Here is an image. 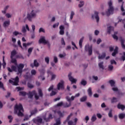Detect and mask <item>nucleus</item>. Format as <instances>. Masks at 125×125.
<instances>
[{
    "instance_id": "nucleus-1",
    "label": "nucleus",
    "mask_w": 125,
    "mask_h": 125,
    "mask_svg": "<svg viewBox=\"0 0 125 125\" xmlns=\"http://www.w3.org/2000/svg\"><path fill=\"white\" fill-rule=\"evenodd\" d=\"M11 62L13 64H15L16 65H12L10 67H7V70L8 72L10 73H12V72H18V75H22V73H23V69L24 67H25V65L22 63H20L18 65H17V60L16 59L13 58H11Z\"/></svg>"
},
{
    "instance_id": "nucleus-2",
    "label": "nucleus",
    "mask_w": 125,
    "mask_h": 125,
    "mask_svg": "<svg viewBox=\"0 0 125 125\" xmlns=\"http://www.w3.org/2000/svg\"><path fill=\"white\" fill-rule=\"evenodd\" d=\"M24 109L23 108V105L22 104H16L14 108V113L17 114L18 117H23L24 114Z\"/></svg>"
},
{
    "instance_id": "nucleus-3",
    "label": "nucleus",
    "mask_w": 125,
    "mask_h": 125,
    "mask_svg": "<svg viewBox=\"0 0 125 125\" xmlns=\"http://www.w3.org/2000/svg\"><path fill=\"white\" fill-rule=\"evenodd\" d=\"M108 4L109 8L106 12V15L107 16H110L111 14H114V7L113 6V3L112 2V0H110L108 2Z\"/></svg>"
},
{
    "instance_id": "nucleus-4",
    "label": "nucleus",
    "mask_w": 125,
    "mask_h": 125,
    "mask_svg": "<svg viewBox=\"0 0 125 125\" xmlns=\"http://www.w3.org/2000/svg\"><path fill=\"white\" fill-rule=\"evenodd\" d=\"M39 43L40 44H47L48 46L49 47H50V43L49 42V41L45 40V37L44 36H42L40 37V39L39 40Z\"/></svg>"
},
{
    "instance_id": "nucleus-5",
    "label": "nucleus",
    "mask_w": 125,
    "mask_h": 125,
    "mask_svg": "<svg viewBox=\"0 0 125 125\" xmlns=\"http://www.w3.org/2000/svg\"><path fill=\"white\" fill-rule=\"evenodd\" d=\"M65 99H66L68 104L67 102L63 104V108H69V107H71L72 105V100L70 98V97L68 96H66Z\"/></svg>"
},
{
    "instance_id": "nucleus-6",
    "label": "nucleus",
    "mask_w": 125,
    "mask_h": 125,
    "mask_svg": "<svg viewBox=\"0 0 125 125\" xmlns=\"http://www.w3.org/2000/svg\"><path fill=\"white\" fill-rule=\"evenodd\" d=\"M9 83H11L13 85H19V77L18 76L16 77L15 78L13 79V81L11 80H9Z\"/></svg>"
},
{
    "instance_id": "nucleus-7",
    "label": "nucleus",
    "mask_w": 125,
    "mask_h": 125,
    "mask_svg": "<svg viewBox=\"0 0 125 125\" xmlns=\"http://www.w3.org/2000/svg\"><path fill=\"white\" fill-rule=\"evenodd\" d=\"M27 17L29 21H32V19L36 17V13L34 12V10H32L30 14H27Z\"/></svg>"
},
{
    "instance_id": "nucleus-8",
    "label": "nucleus",
    "mask_w": 125,
    "mask_h": 125,
    "mask_svg": "<svg viewBox=\"0 0 125 125\" xmlns=\"http://www.w3.org/2000/svg\"><path fill=\"white\" fill-rule=\"evenodd\" d=\"M85 50V51H88L89 55H91L92 54V46H89L88 45H86Z\"/></svg>"
},
{
    "instance_id": "nucleus-9",
    "label": "nucleus",
    "mask_w": 125,
    "mask_h": 125,
    "mask_svg": "<svg viewBox=\"0 0 125 125\" xmlns=\"http://www.w3.org/2000/svg\"><path fill=\"white\" fill-rule=\"evenodd\" d=\"M68 77L70 82H71V83H77V80L72 77V73H69Z\"/></svg>"
},
{
    "instance_id": "nucleus-10",
    "label": "nucleus",
    "mask_w": 125,
    "mask_h": 125,
    "mask_svg": "<svg viewBox=\"0 0 125 125\" xmlns=\"http://www.w3.org/2000/svg\"><path fill=\"white\" fill-rule=\"evenodd\" d=\"M98 12L97 11L94 12V15L92 16V19H94V18L96 20L97 22L98 23L99 22V16H98Z\"/></svg>"
},
{
    "instance_id": "nucleus-11",
    "label": "nucleus",
    "mask_w": 125,
    "mask_h": 125,
    "mask_svg": "<svg viewBox=\"0 0 125 125\" xmlns=\"http://www.w3.org/2000/svg\"><path fill=\"white\" fill-rule=\"evenodd\" d=\"M34 123L36 124L37 125H40V124H42V119L40 117H38L37 118L34 119L33 120Z\"/></svg>"
},
{
    "instance_id": "nucleus-12",
    "label": "nucleus",
    "mask_w": 125,
    "mask_h": 125,
    "mask_svg": "<svg viewBox=\"0 0 125 125\" xmlns=\"http://www.w3.org/2000/svg\"><path fill=\"white\" fill-rule=\"evenodd\" d=\"M36 94V91L33 90L32 92L29 91L28 93H27V95L28 96V98H30V99H32L33 98V96Z\"/></svg>"
},
{
    "instance_id": "nucleus-13",
    "label": "nucleus",
    "mask_w": 125,
    "mask_h": 125,
    "mask_svg": "<svg viewBox=\"0 0 125 125\" xmlns=\"http://www.w3.org/2000/svg\"><path fill=\"white\" fill-rule=\"evenodd\" d=\"M57 88L59 90L60 88H64V81L63 80H61V82L59 83L57 85Z\"/></svg>"
},
{
    "instance_id": "nucleus-14",
    "label": "nucleus",
    "mask_w": 125,
    "mask_h": 125,
    "mask_svg": "<svg viewBox=\"0 0 125 125\" xmlns=\"http://www.w3.org/2000/svg\"><path fill=\"white\" fill-rule=\"evenodd\" d=\"M39 66H40V63L38 62L37 60L34 61L33 63L30 64V67H31V68H34V67H39Z\"/></svg>"
},
{
    "instance_id": "nucleus-15",
    "label": "nucleus",
    "mask_w": 125,
    "mask_h": 125,
    "mask_svg": "<svg viewBox=\"0 0 125 125\" xmlns=\"http://www.w3.org/2000/svg\"><path fill=\"white\" fill-rule=\"evenodd\" d=\"M119 40L121 42V46L122 48H124V49H125V40L123 39V38L122 37H120Z\"/></svg>"
},
{
    "instance_id": "nucleus-16",
    "label": "nucleus",
    "mask_w": 125,
    "mask_h": 125,
    "mask_svg": "<svg viewBox=\"0 0 125 125\" xmlns=\"http://www.w3.org/2000/svg\"><path fill=\"white\" fill-rule=\"evenodd\" d=\"M64 26L63 25L60 26V34L63 35H64Z\"/></svg>"
},
{
    "instance_id": "nucleus-17",
    "label": "nucleus",
    "mask_w": 125,
    "mask_h": 125,
    "mask_svg": "<svg viewBox=\"0 0 125 125\" xmlns=\"http://www.w3.org/2000/svg\"><path fill=\"white\" fill-rule=\"evenodd\" d=\"M17 54V52L16 51V50L15 49L13 50L11 53L10 58H13V57H14V56H15V55Z\"/></svg>"
},
{
    "instance_id": "nucleus-18",
    "label": "nucleus",
    "mask_w": 125,
    "mask_h": 125,
    "mask_svg": "<svg viewBox=\"0 0 125 125\" xmlns=\"http://www.w3.org/2000/svg\"><path fill=\"white\" fill-rule=\"evenodd\" d=\"M119 49V48L118 47H116L115 49L114 50V52L112 54V56H116V54H118V50Z\"/></svg>"
},
{
    "instance_id": "nucleus-19",
    "label": "nucleus",
    "mask_w": 125,
    "mask_h": 125,
    "mask_svg": "<svg viewBox=\"0 0 125 125\" xmlns=\"http://www.w3.org/2000/svg\"><path fill=\"white\" fill-rule=\"evenodd\" d=\"M117 108L118 109H121V110H122V111H124V110H125V106L119 104L117 105Z\"/></svg>"
},
{
    "instance_id": "nucleus-20",
    "label": "nucleus",
    "mask_w": 125,
    "mask_h": 125,
    "mask_svg": "<svg viewBox=\"0 0 125 125\" xmlns=\"http://www.w3.org/2000/svg\"><path fill=\"white\" fill-rule=\"evenodd\" d=\"M87 92L89 96L90 97H91L92 96V90L91 89V87H89L87 90Z\"/></svg>"
},
{
    "instance_id": "nucleus-21",
    "label": "nucleus",
    "mask_w": 125,
    "mask_h": 125,
    "mask_svg": "<svg viewBox=\"0 0 125 125\" xmlns=\"http://www.w3.org/2000/svg\"><path fill=\"white\" fill-rule=\"evenodd\" d=\"M48 74H50L51 75V81L55 80V78H56V75L55 74H52V73L51 72V71H48Z\"/></svg>"
},
{
    "instance_id": "nucleus-22",
    "label": "nucleus",
    "mask_w": 125,
    "mask_h": 125,
    "mask_svg": "<svg viewBox=\"0 0 125 125\" xmlns=\"http://www.w3.org/2000/svg\"><path fill=\"white\" fill-rule=\"evenodd\" d=\"M10 25V21H4L3 23L4 27H7V26H9Z\"/></svg>"
},
{
    "instance_id": "nucleus-23",
    "label": "nucleus",
    "mask_w": 125,
    "mask_h": 125,
    "mask_svg": "<svg viewBox=\"0 0 125 125\" xmlns=\"http://www.w3.org/2000/svg\"><path fill=\"white\" fill-rule=\"evenodd\" d=\"M106 57V53H103L101 55H99L98 57L99 59H104V58Z\"/></svg>"
},
{
    "instance_id": "nucleus-24",
    "label": "nucleus",
    "mask_w": 125,
    "mask_h": 125,
    "mask_svg": "<svg viewBox=\"0 0 125 125\" xmlns=\"http://www.w3.org/2000/svg\"><path fill=\"white\" fill-rule=\"evenodd\" d=\"M52 119H53L52 114H50L48 116V117L47 118H44V120H45L46 122H49V120Z\"/></svg>"
},
{
    "instance_id": "nucleus-25",
    "label": "nucleus",
    "mask_w": 125,
    "mask_h": 125,
    "mask_svg": "<svg viewBox=\"0 0 125 125\" xmlns=\"http://www.w3.org/2000/svg\"><path fill=\"white\" fill-rule=\"evenodd\" d=\"M80 97V93H78L77 94H76L75 96H72L71 97V100H72V101H74V100H75V97Z\"/></svg>"
},
{
    "instance_id": "nucleus-26",
    "label": "nucleus",
    "mask_w": 125,
    "mask_h": 125,
    "mask_svg": "<svg viewBox=\"0 0 125 125\" xmlns=\"http://www.w3.org/2000/svg\"><path fill=\"white\" fill-rule=\"evenodd\" d=\"M87 100V96H84L80 99V101L81 102H85V101Z\"/></svg>"
},
{
    "instance_id": "nucleus-27",
    "label": "nucleus",
    "mask_w": 125,
    "mask_h": 125,
    "mask_svg": "<svg viewBox=\"0 0 125 125\" xmlns=\"http://www.w3.org/2000/svg\"><path fill=\"white\" fill-rule=\"evenodd\" d=\"M37 112H38V109H37V108H35L34 110H33L30 112L31 116H33V115H35V114H37Z\"/></svg>"
},
{
    "instance_id": "nucleus-28",
    "label": "nucleus",
    "mask_w": 125,
    "mask_h": 125,
    "mask_svg": "<svg viewBox=\"0 0 125 125\" xmlns=\"http://www.w3.org/2000/svg\"><path fill=\"white\" fill-rule=\"evenodd\" d=\"M4 58H5L4 56H2V61H3V62L2 63V65L3 68L4 69V68H5V67L6 66V62L4 61Z\"/></svg>"
},
{
    "instance_id": "nucleus-29",
    "label": "nucleus",
    "mask_w": 125,
    "mask_h": 125,
    "mask_svg": "<svg viewBox=\"0 0 125 125\" xmlns=\"http://www.w3.org/2000/svg\"><path fill=\"white\" fill-rule=\"evenodd\" d=\"M118 117L120 120H123L125 118V113H120L119 114Z\"/></svg>"
},
{
    "instance_id": "nucleus-30",
    "label": "nucleus",
    "mask_w": 125,
    "mask_h": 125,
    "mask_svg": "<svg viewBox=\"0 0 125 125\" xmlns=\"http://www.w3.org/2000/svg\"><path fill=\"white\" fill-rule=\"evenodd\" d=\"M114 31V27L112 26H109L107 28V33L108 34H111V31Z\"/></svg>"
},
{
    "instance_id": "nucleus-31",
    "label": "nucleus",
    "mask_w": 125,
    "mask_h": 125,
    "mask_svg": "<svg viewBox=\"0 0 125 125\" xmlns=\"http://www.w3.org/2000/svg\"><path fill=\"white\" fill-rule=\"evenodd\" d=\"M104 63V62H103L99 63V67L100 69H102V70H104V65H103Z\"/></svg>"
},
{
    "instance_id": "nucleus-32",
    "label": "nucleus",
    "mask_w": 125,
    "mask_h": 125,
    "mask_svg": "<svg viewBox=\"0 0 125 125\" xmlns=\"http://www.w3.org/2000/svg\"><path fill=\"white\" fill-rule=\"evenodd\" d=\"M83 37H82L79 41V46L81 48L83 46Z\"/></svg>"
},
{
    "instance_id": "nucleus-33",
    "label": "nucleus",
    "mask_w": 125,
    "mask_h": 125,
    "mask_svg": "<svg viewBox=\"0 0 125 125\" xmlns=\"http://www.w3.org/2000/svg\"><path fill=\"white\" fill-rule=\"evenodd\" d=\"M81 83L82 84V85H83V86H85V85H86V83H87V82H86V81L84 80H82Z\"/></svg>"
},
{
    "instance_id": "nucleus-34",
    "label": "nucleus",
    "mask_w": 125,
    "mask_h": 125,
    "mask_svg": "<svg viewBox=\"0 0 125 125\" xmlns=\"http://www.w3.org/2000/svg\"><path fill=\"white\" fill-rule=\"evenodd\" d=\"M61 125V121H60V119H58L56 121V123L54 124V125Z\"/></svg>"
},
{
    "instance_id": "nucleus-35",
    "label": "nucleus",
    "mask_w": 125,
    "mask_h": 125,
    "mask_svg": "<svg viewBox=\"0 0 125 125\" xmlns=\"http://www.w3.org/2000/svg\"><path fill=\"white\" fill-rule=\"evenodd\" d=\"M20 95H21L22 96H26V95H27V93L24 91H20Z\"/></svg>"
},
{
    "instance_id": "nucleus-36",
    "label": "nucleus",
    "mask_w": 125,
    "mask_h": 125,
    "mask_svg": "<svg viewBox=\"0 0 125 125\" xmlns=\"http://www.w3.org/2000/svg\"><path fill=\"white\" fill-rule=\"evenodd\" d=\"M80 4H79V7H83L84 4V2H83V1L81 0L80 1Z\"/></svg>"
},
{
    "instance_id": "nucleus-37",
    "label": "nucleus",
    "mask_w": 125,
    "mask_h": 125,
    "mask_svg": "<svg viewBox=\"0 0 125 125\" xmlns=\"http://www.w3.org/2000/svg\"><path fill=\"white\" fill-rule=\"evenodd\" d=\"M39 95H40V97H42L43 94H42V89H39L38 90Z\"/></svg>"
},
{
    "instance_id": "nucleus-38",
    "label": "nucleus",
    "mask_w": 125,
    "mask_h": 125,
    "mask_svg": "<svg viewBox=\"0 0 125 125\" xmlns=\"http://www.w3.org/2000/svg\"><path fill=\"white\" fill-rule=\"evenodd\" d=\"M96 120H97V118H96V115H94L91 118V121L93 122H95Z\"/></svg>"
},
{
    "instance_id": "nucleus-39",
    "label": "nucleus",
    "mask_w": 125,
    "mask_h": 125,
    "mask_svg": "<svg viewBox=\"0 0 125 125\" xmlns=\"http://www.w3.org/2000/svg\"><path fill=\"white\" fill-rule=\"evenodd\" d=\"M112 112H113V110L110 109L109 112L108 113V117L109 118H112L113 117V114H112Z\"/></svg>"
},
{
    "instance_id": "nucleus-40",
    "label": "nucleus",
    "mask_w": 125,
    "mask_h": 125,
    "mask_svg": "<svg viewBox=\"0 0 125 125\" xmlns=\"http://www.w3.org/2000/svg\"><path fill=\"white\" fill-rule=\"evenodd\" d=\"M27 86L29 88H31V89L33 88L34 87L33 85L31 83H30V82H28L27 83Z\"/></svg>"
},
{
    "instance_id": "nucleus-41",
    "label": "nucleus",
    "mask_w": 125,
    "mask_h": 125,
    "mask_svg": "<svg viewBox=\"0 0 125 125\" xmlns=\"http://www.w3.org/2000/svg\"><path fill=\"white\" fill-rule=\"evenodd\" d=\"M57 107H62V106H63V102H61L58 103L56 105Z\"/></svg>"
},
{
    "instance_id": "nucleus-42",
    "label": "nucleus",
    "mask_w": 125,
    "mask_h": 125,
    "mask_svg": "<svg viewBox=\"0 0 125 125\" xmlns=\"http://www.w3.org/2000/svg\"><path fill=\"white\" fill-rule=\"evenodd\" d=\"M8 120H10L9 121V123H12V121L13 120V118L12 117V116L9 115L8 116Z\"/></svg>"
},
{
    "instance_id": "nucleus-43",
    "label": "nucleus",
    "mask_w": 125,
    "mask_h": 125,
    "mask_svg": "<svg viewBox=\"0 0 125 125\" xmlns=\"http://www.w3.org/2000/svg\"><path fill=\"white\" fill-rule=\"evenodd\" d=\"M57 114H58V115H59V117H60V118L63 117V113H62L61 111H60V110L58 111Z\"/></svg>"
},
{
    "instance_id": "nucleus-44",
    "label": "nucleus",
    "mask_w": 125,
    "mask_h": 125,
    "mask_svg": "<svg viewBox=\"0 0 125 125\" xmlns=\"http://www.w3.org/2000/svg\"><path fill=\"white\" fill-rule=\"evenodd\" d=\"M109 83L110 84L111 86H114V85H115V82L114 81L110 80Z\"/></svg>"
},
{
    "instance_id": "nucleus-45",
    "label": "nucleus",
    "mask_w": 125,
    "mask_h": 125,
    "mask_svg": "<svg viewBox=\"0 0 125 125\" xmlns=\"http://www.w3.org/2000/svg\"><path fill=\"white\" fill-rule=\"evenodd\" d=\"M31 75H32V76H35V75H36V74H37V71H36V70L32 69L31 71Z\"/></svg>"
},
{
    "instance_id": "nucleus-46",
    "label": "nucleus",
    "mask_w": 125,
    "mask_h": 125,
    "mask_svg": "<svg viewBox=\"0 0 125 125\" xmlns=\"http://www.w3.org/2000/svg\"><path fill=\"white\" fill-rule=\"evenodd\" d=\"M22 33H25L26 32H27V30H26V27L25 26H22V29H21Z\"/></svg>"
},
{
    "instance_id": "nucleus-47",
    "label": "nucleus",
    "mask_w": 125,
    "mask_h": 125,
    "mask_svg": "<svg viewBox=\"0 0 125 125\" xmlns=\"http://www.w3.org/2000/svg\"><path fill=\"white\" fill-rule=\"evenodd\" d=\"M45 62L47 64H49V58L48 57L45 58Z\"/></svg>"
},
{
    "instance_id": "nucleus-48",
    "label": "nucleus",
    "mask_w": 125,
    "mask_h": 125,
    "mask_svg": "<svg viewBox=\"0 0 125 125\" xmlns=\"http://www.w3.org/2000/svg\"><path fill=\"white\" fill-rule=\"evenodd\" d=\"M117 98L115 97H113L111 100V103H116L117 102Z\"/></svg>"
},
{
    "instance_id": "nucleus-49",
    "label": "nucleus",
    "mask_w": 125,
    "mask_h": 125,
    "mask_svg": "<svg viewBox=\"0 0 125 125\" xmlns=\"http://www.w3.org/2000/svg\"><path fill=\"white\" fill-rule=\"evenodd\" d=\"M33 49H34V48L33 47H30L28 49V53H29V54H31V53H32V51H33Z\"/></svg>"
},
{
    "instance_id": "nucleus-50",
    "label": "nucleus",
    "mask_w": 125,
    "mask_h": 125,
    "mask_svg": "<svg viewBox=\"0 0 125 125\" xmlns=\"http://www.w3.org/2000/svg\"><path fill=\"white\" fill-rule=\"evenodd\" d=\"M18 44L21 49H23V47L22 46V45H21V41H20V40L18 41Z\"/></svg>"
},
{
    "instance_id": "nucleus-51",
    "label": "nucleus",
    "mask_w": 125,
    "mask_h": 125,
    "mask_svg": "<svg viewBox=\"0 0 125 125\" xmlns=\"http://www.w3.org/2000/svg\"><path fill=\"white\" fill-rule=\"evenodd\" d=\"M108 68L109 71H112L114 69V66L112 65H109Z\"/></svg>"
},
{
    "instance_id": "nucleus-52",
    "label": "nucleus",
    "mask_w": 125,
    "mask_h": 125,
    "mask_svg": "<svg viewBox=\"0 0 125 125\" xmlns=\"http://www.w3.org/2000/svg\"><path fill=\"white\" fill-rule=\"evenodd\" d=\"M74 15H75V13L73 11L71 12V15H70V20H72L73 19V17H74Z\"/></svg>"
},
{
    "instance_id": "nucleus-53",
    "label": "nucleus",
    "mask_w": 125,
    "mask_h": 125,
    "mask_svg": "<svg viewBox=\"0 0 125 125\" xmlns=\"http://www.w3.org/2000/svg\"><path fill=\"white\" fill-rule=\"evenodd\" d=\"M42 33H45V31L44 30V29H43V28H42V27H41L39 29V33H42Z\"/></svg>"
},
{
    "instance_id": "nucleus-54",
    "label": "nucleus",
    "mask_w": 125,
    "mask_h": 125,
    "mask_svg": "<svg viewBox=\"0 0 125 125\" xmlns=\"http://www.w3.org/2000/svg\"><path fill=\"white\" fill-rule=\"evenodd\" d=\"M124 2H123L121 6V11H122L123 12L125 11V9L124 8Z\"/></svg>"
},
{
    "instance_id": "nucleus-55",
    "label": "nucleus",
    "mask_w": 125,
    "mask_h": 125,
    "mask_svg": "<svg viewBox=\"0 0 125 125\" xmlns=\"http://www.w3.org/2000/svg\"><path fill=\"white\" fill-rule=\"evenodd\" d=\"M68 125H76V124H74V122L72 121H69L68 122Z\"/></svg>"
},
{
    "instance_id": "nucleus-56",
    "label": "nucleus",
    "mask_w": 125,
    "mask_h": 125,
    "mask_svg": "<svg viewBox=\"0 0 125 125\" xmlns=\"http://www.w3.org/2000/svg\"><path fill=\"white\" fill-rule=\"evenodd\" d=\"M16 89H18V91H20V90H24V87H17Z\"/></svg>"
},
{
    "instance_id": "nucleus-57",
    "label": "nucleus",
    "mask_w": 125,
    "mask_h": 125,
    "mask_svg": "<svg viewBox=\"0 0 125 125\" xmlns=\"http://www.w3.org/2000/svg\"><path fill=\"white\" fill-rule=\"evenodd\" d=\"M121 59L123 60V61H125V52H123V56L121 57Z\"/></svg>"
},
{
    "instance_id": "nucleus-58",
    "label": "nucleus",
    "mask_w": 125,
    "mask_h": 125,
    "mask_svg": "<svg viewBox=\"0 0 125 125\" xmlns=\"http://www.w3.org/2000/svg\"><path fill=\"white\" fill-rule=\"evenodd\" d=\"M61 43L62 45H65V44H66V43H65V41H64V38H62Z\"/></svg>"
},
{
    "instance_id": "nucleus-59",
    "label": "nucleus",
    "mask_w": 125,
    "mask_h": 125,
    "mask_svg": "<svg viewBox=\"0 0 125 125\" xmlns=\"http://www.w3.org/2000/svg\"><path fill=\"white\" fill-rule=\"evenodd\" d=\"M110 63L111 64H115V65H117V62H116L114 60H111Z\"/></svg>"
},
{
    "instance_id": "nucleus-60",
    "label": "nucleus",
    "mask_w": 125,
    "mask_h": 125,
    "mask_svg": "<svg viewBox=\"0 0 125 125\" xmlns=\"http://www.w3.org/2000/svg\"><path fill=\"white\" fill-rule=\"evenodd\" d=\"M112 37L113 38V39H114V40H116V41H118V40L119 39L118 38V36L117 35H116V34L113 35Z\"/></svg>"
},
{
    "instance_id": "nucleus-61",
    "label": "nucleus",
    "mask_w": 125,
    "mask_h": 125,
    "mask_svg": "<svg viewBox=\"0 0 125 125\" xmlns=\"http://www.w3.org/2000/svg\"><path fill=\"white\" fill-rule=\"evenodd\" d=\"M0 88H2L4 90V87H3V83L0 82Z\"/></svg>"
},
{
    "instance_id": "nucleus-62",
    "label": "nucleus",
    "mask_w": 125,
    "mask_h": 125,
    "mask_svg": "<svg viewBox=\"0 0 125 125\" xmlns=\"http://www.w3.org/2000/svg\"><path fill=\"white\" fill-rule=\"evenodd\" d=\"M54 62L55 63H57V62H58V59L57 58V57H54Z\"/></svg>"
},
{
    "instance_id": "nucleus-63",
    "label": "nucleus",
    "mask_w": 125,
    "mask_h": 125,
    "mask_svg": "<svg viewBox=\"0 0 125 125\" xmlns=\"http://www.w3.org/2000/svg\"><path fill=\"white\" fill-rule=\"evenodd\" d=\"M59 26V22H57V23H55L53 25V28H55L56 27H58Z\"/></svg>"
},
{
    "instance_id": "nucleus-64",
    "label": "nucleus",
    "mask_w": 125,
    "mask_h": 125,
    "mask_svg": "<svg viewBox=\"0 0 125 125\" xmlns=\"http://www.w3.org/2000/svg\"><path fill=\"white\" fill-rule=\"evenodd\" d=\"M56 94V92L55 91H52L50 93V96H53V95H55Z\"/></svg>"
}]
</instances>
